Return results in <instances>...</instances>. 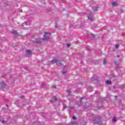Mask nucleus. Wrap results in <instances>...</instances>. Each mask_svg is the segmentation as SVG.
Returning <instances> with one entry per match:
<instances>
[{
    "label": "nucleus",
    "mask_w": 125,
    "mask_h": 125,
    "mask_svg": "<svg viewBox=\"0 0 125 125\" xmlns=\"http://www.w3.org/2000/svg\"><path fill=\"white\" fill-rule=\"evenodd\" d=\"M66 46H67V47H70V44H66Z\"/></svg>",
    "instance_id": "dca6fc26"
},
{
    "label": "nucleus",
    "mask_w": 125,
    "mask_h": 125,
    "mask_svg": "<svg viewBox=\"0 0 125 125\" xmlns=\"http://www.w3.org/2000/svg\"><path fill=\"white\" fill-rule=\"evenodd\" d=\"M21 26L23 27V25H21Z\"/></svg>",
    "instance_id": "393cba45"
},
{
    "label": "nucleus",
    "mask_w": 125,
    "mask_h": 125,
    "mask_svg": "<svg viewBox=\"0 0 125 125\" xmlns=\"http://www.w3.org/2000/svg\"><path fill=\"white\" fill-rule=\"evenodd\" d=\"M115 63H117V62H115Z\"/></svg>",
    "instance_id": "a878e982"
},
{
    "label": "nucleus",
    "mask_w": 125,
    "mask_h": 125,
    "mask_svg": "<svg viewBox=\"0 0 125 125\" xmlns=\"http://www.w3.org/2000/svg\"><path fill=\"white\" fill-rule=\"evenodd\" d=\"M82 99H83V98L81 99V100H82Z\"/></svg>",
    "instance_id": "b1692460"
},
{
    "label": "nucleus",
    "mask_w": 125,
    "mask_h": 125,
    "mask_svg": "<svg viewBox=\"0 0 125 125\" xmlns=\"http://www.w3.org/2000/svg\"><path fill=\"white\" fill-rule=\"evenodd\" d=\"M97 9H98V7H95V9L94 8H92V10H93V11H96Z\"/></svg>",
    "instance_id": "6e6552de"
},
{
    "label": "nucleus",
    "mask_w": 125,
    "mask_h": 125,
    "mask_svg": "<svg viewBox=\"0 0 125 125\" xmlns=\"http://www.w3.org/2000/svg\"><path fill=\"white\" fill-rule=\"evenodd\" d=\"M52 87H53V88H54V89H56V85H52Z\"/></svg>",
    "instance_id": "ddd939ff"
},
{
    "label": "nucleus",
    "mask_w": 125,
    "mask_h": 125,
    "mask_svg": "<svg viewBox=\"0 0 125 125\" xmlns=\"http://www.w3.org/2000/svg\"><path fill=\"white\" fill-rule=\"evenodd\" d=\"M73 120H76V116H73Z\"/></svg>",
    "instance_id": "a211bd4d"
},
{
    "label": "nucleus",
    "mask_w": 125,
    "mask_h": 125,
    "mask_svg": "<svg viewBox=\"0 0 125 125\" xmlns=\"http://www.w3.org/2000/svg\"><path fill=\"white\" fill-rule=\"evenodd\" d=\"M2 124H3V123H4V120H2Z\"/></svg>",
    "instance_id": "412c9836"
},
{
    "label": "nucleus",
    "mask_w": 125,
    "mask_h": 125,
    "mask_svg": "<svg viewBox=\"0 0 125 125\" xmlns=\"http://www.w3.org/2000/svg\"><path fill=\"white\" fill-rule=\"evenodd\" d=\"M52 63H56V64H57L58 66H59V67H61V66L63 65V63H62V62H59V61H58V59H57V58L54 59L52 61Z\"/></svg>",
    "instance_id": "f257e3e1"
},
{
    "label": "nucleus",
    "mask_w": 125,
    "mask_h": 125,
    "mask_svg": "<svg viewBox=\"0 0 125 125\" xmlns=\"http://www.w3.org/2000/svg\"><path fill=\"white\" fill-rule=\"evenodd\" d=\"M88 19H89L91 21H93V20H92V17L90 15L88 16Z\"/></svg>",
    "instance_id": "0eeeda50"
},
{
    "label": "nucleus",
    "mask_w": 125,
    "mask_h": 125,
    "mask_svg": "<svg viewBox=\"0 0 125 125\" xmlns=\"http://www.w3.org/2000/svg\"><path fill=\"white\" fill-rule=\"evenodd\" d=\"M26 55L27 56H30V55H31V50H27L26 51Z\"/></svg>",
    "instance_id": "423d86ee"
},
{
    "label": "nucleus",
    "mask_w": 125,
    "mask_h": 125,
    "mask_svg": "<svg viewBox=\"0 0 125 125\" xmlns=\"http://www.w3.org/2000/svg\"><path fill=\"white\" fill-rule=\"evenodd\" d=\"M67 92L68 93V94H71V91H70V90H67Z\"/></svg>",
    "instance_id": "4468645a"
},
{
    "label": "nucleus",
    "mask_w": 125,
    "mask_h": 125,
    "mask_svg": "<svg viewBox=\"0 0 125 125\" xmlns=\"http://www.w3.org/2000/svg\"><path fill=\"white\" fill-rule=\"evenodd\" d=\"M100 120H101V118H100Z\"/></svg>",
    "instance_id": "5701e85b"
},
{
    "label": "nucleus",
    "mask_w": 125,
    "mask_h": 125,
    "mask_svg": "<svg viewBox=\"0 0 125 125\" xmlns=\"http://www.w3.org/2000/svg\"><path fill=\"white\" fill-rule=\"evenodd\" d=\"M104 65H106V64H107V59H104Z\"/></svg>",
    "instance_id": "1a4fd4ad"
},
{
    "label": "nucleus",
    "mask_w": 125,
    "mask_h": 125,
    "mask_svg": "<svg viewBox=\"0 0 125 125\" xmlns=\"http://www.w3.org/2000/svg\"><path fill=\"white\" fill-rule=\"evenodd\" d=\"M6 84L3 82H0V89H2V90H3L2 89L3 88H4L5 87Z\"/></svg>",
    "instance_id": "7ed1b4c3"
},
{
    "label": "nucleus",
    "mask_w": 125,
    "mask_h": 125,
    "mask_svg": "<svg viewBox=\"0 0 125 125\" xmlns=\"http://www.w3.org/2000/svg\"><path fill=\"white\" fill-rule=\"evenodd\" d=\"M106 83H107V84H111V81H109L108 80H107L106 81Z\"/></svg>",
    "instance_id": "9b49d317"
},
{
    "label": "nucleus",
    "mask_w": 125,
    "mask_h": 125,
    "mask_svg": "<svg viewBox=\"0 0 125 125\" xmlns=\"http://www.w3.org/2000/svg\"><path fill=\"white\" fill-rule=\"evenodd\" d=\"M47 35H50V36H51V33L45 32L44 38L42 39L43 41H46V40H48V39H49V37H46Z\"/></svg>",
    "instance_id": "f03ea898"
},
{
    "label": "nucleus",
    "mask_w": 125,
    "mask_h": 125,
    "mask_svg": "<svg viewBox=\"0 0 125 125\" xmlns=\"http://www.w3.org/2000/svg\"><path fill=\"white\" fill-rule=\"evenodd\" d=\"M118 57L119 58V57H120V56H118Z\"/></svg>",
    "instance_id": "4be33fe9"
},
{
    "label": "nucleus",
    "mask_w": 125,
    "mask_h": 125,
    "mask_svg": "<svg viewBox=\"0 0 125 125\" xmlns=\"http://www.w3.org/2000/svg\"><path fill=\"white\" fill-rule=\"evenodd\" d=\"M112 5L113 7H117L118 6V2H116L115 1L112 3Z\"/></svg>",
    "instance_id": "20e7f679"
},
{
    "label": "nucleus",
    "mask_w": 125,
    "mask_h": 125,
    "mask_svg": "<svg viewBox=\"0 0 125 125\" xmlns=\"http://www.w3.org/2000/svg\"><path fill=\"white\" fill-rule=\"evenodd\" d=\"M65 68H66V69H67V67L65 66L64 68H63V70H65Z\"/></svg>",
    "instance_id": "aec40b11"
},
{
    "label": "nucleus",
    "mask_w": 125,
    "mask_h": 125,
    "mask_svg": "<svg viewBox=\"0 0 125 125\" xmlns=\"http://www.w3.org/2000/svg\"><path fill=\"white\" fill-rule=\"evenodd\" d=\"M21 99L24 98V96L21 95Z\"/></svg>",
    "instance_id": "f3484780"
},
{
    "label": "nucleus",
    "mask_w": 125,
    "mask_h": 125,
    "mask_svg": "<svg viewBox=\"0 0 125 125\" xmlns=\"http://www.w3.org/2000/svg\"><path fill=\"white\" fill-rule=\"evenodd\" d=\"M58 99L57 97H54L51 100V102H55V101H57Z\"/></svg>",
    "instance_id": "39448f33"
},
{
    "label": "nucleus",
    "mask_w": 125,
    "mask_h": 125,
    "mask_svg": "<svg viewBox=\"0 0 125 125\" xmlns=\"http://www.w3.org/2000/svg\"><path fill=\"white\" fill-rule=\"evenodd\" d=\"M112 122L115 123V122H117V118L116 117H114L112 119Z\"/></svg>",
    "instance_id": "9d476101"
},
{
    "label": "nucleus",
    "mask_w": 125,
    "mask_h": 125,
    "mask_svg": "<svg viewBox=\"0 0 125 125\" xmlns=\"http://www.w3.org/2000/svg\"><path fill=\"white\" fill-rule=\"evenodd\" d=\"M12 33L13 34H16L17 31H16V30H12Z\"/></svg>",
    "instance_id": "f8f14e48"
},
{
    "label": "nucleus",
    "mask_w": 125,
    "mask_h": 125,
    "mask_svg": "<svg viewBox=\"0 0 125 125\" xmlns=\"http://www.w3.org/2000/svg\"><path fill=\"white\" fill-rule=\"evenodd\" d=\"M119 46H120V45L117 44V45H115V48H118Z\"/></svg>",
    "instance_id": "2eb2a0df"
},
{
    "label": "nucleus",
    "mask_w": 125,
    "mask_h": 125,
    "mask_svg": "<svg viewBox=\"0 0 125 125\" xmlns=\"http://www.w3.org/2000/svg\"><path fill=\"white\" fill-rule=\"evenodd\" d=\"M66 73H67V71H64L62 72V74H66Z\"/></svg>",
    "instance_id": "6ab92c4d"
}]
</instances>
